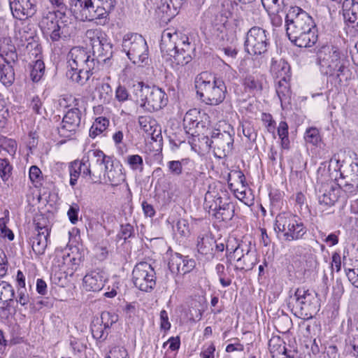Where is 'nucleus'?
Wrapping results in <instances>:
<instances>
[{"label": "nucleus", "mask_w": 358, "mask_h": 358, "mask_svg": "<svg viewBox=\"0 0 358 358\" xmlns=\"http://www.w3.org/2000/svg\"><path fill=\"white\" fill-rule=\"evenodd\" d=\"M160 50L176 65L184 66L192 61L195 50L192 38L173 28H167L162 34Z\"/></svg>", "instance_id": "nucleus-1"}, {"label": "nucleus", "mask_w": 358, "mask_h": 358, "mask_svg": "<svg viewBox=\"0 0 358 358\" xmlns=\"http://www.w3.org/2000/svg\"><path fill=\"white\" fill-rule=\"evenodd\" d=\"M115 6V0H71V11L76 19L94 22L105 25L109 22V14Z\"/></svg>", "instance_id": "nucleus-2"}, {"label": "nucleus", "mask_w": 358, "mask_h": 358, "mask_svg": "<svg viewBox=\"0 0 358 358\" xmlns=\"http://www.w3.org/2000/svg\"><path fill=\"white\" fill-rule=\"evenodd\" d=\"M196 94L207 104L217 106L225 99L227 87L222 79L208 71L199 73L195 79Z\"/></svg>", "instance_id": "nucleus-3"}, {"label": "nucleus", "mask_w": 358, "mask_h": 358, "mask_svg": "<svg viewBox=\"0 0 358 358\" xmlns=\"http://www.w3.org/2000/svg\"><path fill=\"white\" fill-rule=\"evenodd\" d=\"M133 96L135 102L144 110L150 113L157 111L167 105L168 96L161 88L149 86L142 82L133 85Z\"/></svg>", "instance_id": "nucleus-4"}, {"label": "nucleus", "mask_w": 358, "mask_h": 358, "mask_svg": "<svg viewBox=\"0 0 358 358\" xmlns=\"http://www.w3.org/2000/svg\"><path fill=\"white\" fill-rule=\"evenodd\" d=\"M316 64L321 73L327 76H334L341 81L340 76L343 74L345 69L341 54L337 47L323 45L316 52Z\"/></svg>", "instance_id": "nucleus-5"}, {"label": "nucleus", "mask_w": 358, "mask_h": 358, "mask_svg": "<svg viewBox=\"0 0 358 358\" xmlns=\"http://www.w3.org/2000/svg\"><path fill=\"white\" fill-rule=\"evenodd\" d=\"M83 159L86 162L83 169V177L88 178L93 184L101 183L103 169H108L113 161L112 157L105 155L100 150H90Z\"/></svg>", "instance_id": "nucleus-6"}, {"label": "nucleus", "mask_w": 358, "mask_h": 358, "mask_svg": "<svg viewBox=\"0 0 358 358\" xmlns=\"http://www.w3.org/2000/svg\"><path fill=\"white\" fill-rule=\"evenodd\" d=\"M291 299L294 301V308L299 316L303 319H311L320 309L317 294L305 287H299Z\"/></svg>", "instance_id": "nucleus-7"}, {"label": "nucleus", "mask_w": 358, "mask_h": 358, "mask_svg": "<svg viewBox=\"0 0 358 358\" xmlns=\"http://www.w3.org/2000/svg\"><path fill=\"white\" fill-rule=\"evenodd\" d=\"M286 33L291 39L308 29L316 27L312 17L298 6H291L285 17Z\"/></svg>", "instance_id": "nucleus-8"}, {"label": "nucleus", "mask_w": 358, "mask_h": 358, "mask_svg": "<svg viewBox=\"0 0 358 358\" xmlns=\"http://www.w3.org/2000/svg\"><path fill=\"white\" fill-rule=\"evenodd\" d=\"M122 50L134 64L141 65L148 59V47L145 39L136 33H129L124 36Z\"/></svg>", "instance_id": "nucleus-9"}, {"label": "nucleus", "mask_w": 358, "mask_h": 358, "mask_svg": "<svg viewBox=\"0 0 358 358\" xmlns=\"http://www.w3.org/2000/svg\"><path fill=\"white\" fill-rule=\"evenodd\" d=\"M270 33L257 26L250 28L246 34L244 47L251 55H261L266 53L270 46Z\"/></svg>", "instance_id": "nucleus-10"}, {"label": "nucleus", "mask_w": 358, "mask_h": 358, "mask_svg": "<svg viewBox=\"0 0 358 358\" xmlns=\"http://www.w3.org/2000/svg\"><path fill=\"white\" fill-rule=\"evenodd\" d=\"M86 36L90 40L93 51V57L97 58L96 62L100 60L106 62L113 55V45L106 38L105 33L99 29H88L86 31Z\"/></svg>", "instance_id": "nucleus-11"}, {"label": "nucleus", "mask_w": 358, "mask_h": 358, "mask_svg": "<svg viewBox=\"0 0 358 358\" xmlns=\"http://www.w3.org/2000/svg\"><path fill=\"white\" fill-rule=\"evenodd\" d=\"M136 287L143 292H151L156 285V273L152 266L145 262L138 263L132 271Z\"/></svg>", "instance_id": "nucleus-12"}, {"label": "nucleus", "mask_w": 358, "mask_h": 358, "mask_svg": "<svg viewBox=\"0 0 358 358\" xmlns=\"http://www.w3.org/2000/svg\"><path fill=\"white\" fill-rule=\"evenodd\" d=\"M234 138L229 131L215 130L209 140V145L214 150L215 154L220 158L230 155L233 150Z\"/></svg>", "instance_id": "nucleus-13"}, {"label": "nucleus", "mask_w": 358, "mask_h": 358, "mask_svg": "<svg viewBox=\"0 0 358 358\" xmlns=\"http://www.w3.org/2000/svg\"><path fill=\"white\" fill-rule=\"evenodd\" d=\"M99 61L96 62L94 57L86 49L80 47L73 48L68 54V66L69 69L78 70L79 68L88 67V69H96Z\"/></svg>", "instance_id": "nucleus-14"}, {"label": "nucleus", "mask_w": 358, "mask_h": 358, "mask_svg": "<svg viewBox=\"0 0 358 358\" xmlns=\"http://www.w3.org/2000/svg\"><path fill=\"white\" fill-rule=\"evenodd\" d=\"M318 201L320 204L331 206L338 201L340 196V188L332 183H321L316 187Z\"/></svg>", "instance_id": "nucleus-15"}, {"label": "nucleus", "mask_w": 358, "mask_h": 358, "mask_svg": "<svg viewBox=\"0 0 358 358\" xmlns=\"http://www.w3.org/2000/svg\"><path fill=\"white\" fill-rule=\"evenodd\" d=\"M35 0L10 1V8L15 18L22 20L31 17L36 12Z\"/></svg>", "instance_id": "nucleus-16"}, {"label": "nucleus", "mask_w": 358, "mask_h": 358, "mask_svg": "<svg viewBox=\"0 0 358 358\" xmlns=\"http://www.w3.org/2000/svg\"><path fill=\"white\" fill-rule=\"evenodd\" d=\"M169 268L173 273L185 274L194 269L196 262L187 256H182L179 253L173 255L169 262Z\"/></svg>", "instance_id": "nucleus-17"}, {"label": "nucleus", "mask_w": 358, "mask_h": 358, "mask_svg": "<svg viewBox=\"0 0 358 358\" xmlns=\"http://www.w3.org/2000/svg\"><path fill=\"white\" fill-rule=\"evenodd\" d=\"M37 234L31 239L34 252L37 255L44 254L48 246L50 229L48 226H42L39 222L36 224Z\"/></svg>", "instance_id": "nucleus-18"}, {"label": "nucleus", "mask_w": 358, "mask_h": 358, "mask_svg": "<svg viewBox=\"0 0 358 358\" xmlns=\"http://www.w3.org/2000/svg\"><path fill=\"white\" fill-rule=\"evenodd\" d=\"M329 169L333 168L336 171H339V179H349L351 181L358 180V164L352 162L348 166H343L341 161L335 155L330 159Z\"/></svg>", "instance_id": "nucleus-19"}, {"label": "nucleus", "mask_w": 358, "mask_h": 358, "mask_svg": "<svg viewBox=\"0 0 358 358\" xmlns=\"http://www.w3.org/2000/svg\"><path fill=\"white\" fill-rule=\"evenodd\" d=\"M222 194L217 209L213 215L217 219H222L223 221L231 220L234 215L235 206L231 201L230 197L226 191H222Z\"/></svg>", "instance_id": "nucleus-20"}, {"label": "nucleus", "mask_w": 358, "mask_h": 358, "mask_svg": "<svg viewBox=\"0 0 358 358\" xmlns=\"http://www.w3.org/2000/svg\"><path fill=\"white\" fill-rule=\"evenodd\" d=\"M289 41L295 45L300 48L311 47L315 44L317 41V35L316 34V27L308 29L302 33L292 36Z\"/></svg>", "instance_id": "nucleus-21"}, {"label": "nucleus", "mask_w": 358, "mask_h": 358, "mask_svg": "<svg viewBox=\"0 0 358 358\" xmlns=\"http://www.w3.org/2000/svg\"><path fill=\"white\" fill-rule=\"evenodd\" d=\"M81 122V112L78 108L67 111L62 120V129L69 131H76Z\"/></svg>", "instance_id": "nucleus-22"}, {"label": "nucleus", "mask_w": 358, "mask_h": 358, "mask_svg": "<svg viewBox=\"0 0 358 358\" xmlns=\"http://www.w3.org/2000/svg\"><path fill=\"white\" fill-rule=\"evenodd\" d=\"M342 10L345 20L358 27V2L355 0H344Z\"/></svg>", "instance_id": "nucleus-23"}, {"label": "nucleus", "mask_w": 358, "mask_h": 358, "mask_svg": "<svg viewBox=\"0 0 358 358\" xmlns=\"http://www.w3.org/2000/svg\"><path fill=\"white\" fill-rule=\"evenodd\" d=\"M0 57L3 59V62H0V82L6 87H10L15 81V71L10 62L3 57V55Z\"/></svg>", "instance_id": "nucleus-24"}, {"label": "nucleus", "mask_w": 358, "mask_h": 358, "mask_svg": "<svg viewBox=\"0 0 358 358\" xmlns=\"http://www.w3.org/2000/svg\"><path fill=\"white\" fill-rule=\"evenodd\" d=\"M275 91L283 109L291 104L292 92L288 79L280 78L276 85Z\"/></svg>", "instance_id": "nucleus-25"}, {"label": "nucleus", "mask_w": 358, "mask_h": 358, "mask_svg": "<svg viewBox=\"0 0 358 358\" xmlns=\"http://www.w3.org/2000/svg\"><path fill=\"white\" fill-rule=\"evenodd\" d=\"M103 275L96 271L87 274L83 278L84 287L87 291L98 292L103 288Z\"/></svg>", "instance_id": "nucleus-26"}, {"label": "nucleus", "mask_w": 358, "mask_h": 358, "mask_svg": "<svg viewBox=\"0 0 358 358\" xmlns=\"http://www.w3.org/2000/svg\"><path fill=\"white\" fill-rule=\"evenodd\" d=\"M264 78L261 75L247 76L243 81V85L247 92L253 94H261L264 87Z\"/></svg>", "instance_id": "nucleus-27"}, {"label": "nucleus", "mask_w": 358, "mask_h": 358, "mask_svg": "<svg viewBox=\"0 0 358 358\" xmlns=\"http://www.w3.org/2000/svg\"><path fill=\"white\" fill-rule=\"evenodd\" d=\"M15 290L11 285L6 281L0 282V301L3 302L4 306L1 308L2 310H9L11 303L14 302Z\"/></svg>", "instance_id": "nucleus-28"}, {"label": "nucleus", "mask_w": 358, "mask_h": 358, "mask_svg": "<svg viewBox=\"0 0 358 358\" xmlns=\"http://www.w3.org/2000/svg\"><path fill=\"white\" fill-rule=\"evenodd\" d=\"M296 217V215L286 212L278 214L275 217V230L284 234L289 227L294 224Z\"/></svg>", "instance_id": "nucleus-29"}, {"label": "nucleus", "mask_w": 358, "mask_h": 358, "mask_svg": "<svg viewBox=\"0 0 358 358\" xmlns=\"http://www.w3.org/2000/svg\"><path fill=\"white\" fill-rule=\"evenodd\" d=\"M306 234V227L303 222H299L296 216L294 224L287 229L283 236L286 241H292L302 238Z\"/></svg>", "instance_id": "nucleus-30"}, {"label": "nucleus", "mask_w": 358, "mask_h": 358, "mask_svg": "<svg viewBox=\"0 0 358 358\" xmlns=\"http://www.w3.org/2000/svg\"><path fill=\"white\" fill-rule=\"evenodd\" d=\"M103 173L113 186H116L124 180L125 177L122 169L119 167H115L113 162L110 164L108 169H103Z\"/></svg>", "instance_id": "nucleus-31"}, {"label": "nucleus", "mask_w": 358, "mask_h": 358, "mask_svg": "<svg viewBox=\"0 0 358 358\" xmlns=\"http://www.w3.org/2000/svg\"><path fill=\"white\" fill-rule=\"evenodd\" d=\"M15 39L18 42V45L24 46L25 42H28L27 48L29 45L32 46V42H35L34 32L31 31V29L28 27H24L15 31Z\"/></svg>", "instance_id": "nucleus-32"}, {"label": "nucleus", "mask_w": 358, "mask_h": 358, "mask_svg": "<svg viewBox=\"0 0 358 358\" xmlns=\"http://www.w3.org/2000/svg\"><path fill=\"white\" fill-rule=\"evenodd\" d=\"M86 166V162L82 159L81 161L75 160L71 162L69 165V174L71 186L73 187L76 185L78 178L80 175L83 177V169Z\"/></svg>", "instance_id": "nucleus-33"}, {"label": "nucleus", "mask_w": 358, "mask_h": 358, "mask_svg": "<svg viewBox=\"0 0 358 358\" xmlns=\"http://www.w3.org/2000/svg\"><path fill=\"white\" fill-rule=\"evenodd\" d=\"M221 197V194L215 189V187L209 186L208 192L206 193L204 199V206L207 209L208 208L209 212L213 211L214 213L217 209L218 201Z\"/></svg>", "instance_id": "nucleus-34"}, {"label": "nucleus", "mask_w": 358, "mask_h": 358, "mask_svg": "<svg viewBox=\"0 0 358 358\" xmlns=\"http://www.w3.org/2000/svg\"><path fill=\"white\" fill-rule=\"evenodd\" d=\"M90 329L93 338L99 341H105L110 332V330L99 322V318L92 322Z\"/></svg>", "instance_id": "nucleus-35"}, {"label": "nucleus", "mask_w": 358, "mask_h": 358, "mask_svg": "<svg viewBox=\"0 0 358 358\" xmlns=\"http://www.w3.org/2000/svg\"><path fill=\"white\" fill-rule=\"evenodd\" d=\"M268 345L272 358H280L286 353L285 343L279 337L271 339Z\"/></svg>", "instance_id": "nucleus-36"}, {"label": "nucleus", "mask_w": 358, "mask_h": 358, "mask_svg": "<svg viewBox=\"0 0 358 358\" xmlns=\"http://www.w3.org/2000/svg\"><path fill=\"white\" fill-rule=\"evenodd\" d=\"M272 71H276V74L278 78L289 79L290 77V66L289 64L284 59H280L279 62L275 61L272 62Z\"/></svg>", "instance_id": "nucleus-37"}, {"label": "nucleus", "mask_w": 358, "mask_h": 358, "mask_svg": "<svg viewBox=\"0 0 358 358\" xmlns=\"http://www.w3.org/2000/svg\"><path fill=\"white\" fill-rule=\"evenodd\" d=\"M215 243L216 241L213 238L209 236H203L198 241V251L202 255L210 254Z\"/></svg>", "instance_id": "nucleus-38"}, {"label": "nucleus", "mask_w": 358, "mask_h": 358, "mask_svg": "<svg viewBox=\"0 0 358 358\" xmlns=\"http://www.w3.org/2000/svg\"><path fill=\"white\" fill-rule=\"evenodd\" d=\"M255 255L250 254L248 255H245V254H242L237 259V264L234 268L235 270L244 271V270H251L256 262L254 261Z\"/></svg>", "instance_id": "nucleus-39"}, {"label": "nucleus", "mask_w": 358, "mask_h": 358, "mask_svg": "<svg viewBox=\"0 0 358 358\" xmlns=\"http://www.w3.org/2000/svg\"><path fill=\"white\" fill-rule=\"evenodd\" d=\"M109 120L103 117H97L90 129V136L95 138L105 131L108 126Z\"/></svg>", "instance_id": "nucleus-40"}, {"label": "nucleus", "mask_w": 358, "mask_h": 358, "mask_svg": "<svg viewBox=\"0 0 358 358\" xmlns=\"http://www.w3.org/2000/svg\"><path fill=\"white\" fill-rule=\"evenodd\" d=\"M62 261H63V267L64 268L66 266H67V271H65L69 275H73L74 271H76L80 262H81V258L80 257H71L69 254L67 255H63L62 257Z\"/></svg>", "instance_id": "nucleus-41"}, {"label": "nucleus", "mask_w": 358, "mask_h": 358, "mask_svg": "<svg viewBox=\"0 0 358 358\" xmlns=\"http://www.w3.org/2000/svg\"><path fill=\"white\" fill-rule=\"evenodd\" d=\"M57 20V15L55 11H48L43 14L40 24L41 27L49 33Z\"/></svg>", "instance_id": "nucleus-42"}, {"label": "nucleus", "mask_w": 358, "mask_h": 358, "mask_svg": "<svg viewBox=\"0 0 358 358\" xmlns=\"http://www.w3.org/2000/svg\"><path fill=\"white\" fill-rule=\"evenodd\" d=\"M171 4L169 2H164L161 0L160 5L157 8V13L160 15L162 20L170 21L171 19L174 17L176 15L173 13Z\"/></svg>", "instance_id": "nucleus-43"}, {"label": "nucleus", "mask_w": 358, "mask_h": 358, "mask_svg": "<svg viewBox=\"0 0 358 358\" xmlns=\"http://www.w3.org/2000/svg\"><path fill=\"white\" fill-rule=\"evenodd\" d=\"M45 73V64L43 60L38 59L32 66L30 77L33 82H38Z\"/></svg>", "instance_id": "nucleus-44"}, {"label": "nucleus", "mask_w": 358, "mask_h": 358, "mask_svg": "<svg viewBox=\"0 0 358 358\" xmlns=\"http://www.w3.org/2000/svg\"><path fill=\"white\" fill-rule=\"evenodd\" d=\"M13 166L6 158H0V177L6 182L12 175Z\"/></svg>", "instance_id": "nucleus-45"}, {"label": "nucleus", "mask_w": 358, "mask_h": 358, "mask_svg": "<svg viewBox=\"0 0 358 358\" xmlns=\"http://www.w3.org/2000/svg\"><path fill=\"white\" fill-rule=\"evenodd\" d=\"M99 319V322L110 330L113 324L117 322L118 315L113 313L104 311L101 313V317Z\"/></svg>", "instance_id": "nucleus-46"}, {"label": "nucleus", "mask_w": 358, "mask_h": 358, "mask_svg": "<svg viewBox=\"0 0 358 358\" xmlns=\"http://www.w3.org/2000/svg\"><path fill=\"white\" fill-rule=\"evenodd\" d=\"M127 162L129 167L134 171L142 172L143 170V160L141 156L138 155H129L127 158Z\"/></svg>", "instance_id": "nucleus-47"}, {"label": "nucleus", "mask_w": 358, "mask_h": 358, "mask_svg": "<svg viewBox=\"0 0 358 358\" xmlns=\"http://www.w3.org/2000/svg\"><path fill=\"white\" fill-rule=\"evenodd\" d=\"M187 159H183L181 161L173 160L167 163V167L171 174L175 176H179L182 173V166L185 164Z\"/></svg>", "instance_id": "nucleus-48"}, {"label": "nucleus", "mask_w": 358, "mask_h": 358, "mask_svg": "<svg viewBox=\"0 0 358 358\" xmlns=\"http://www.w3.org/2000/svg\"><path fill=\"white\" fill-rule=\"evenodd\" d=\"M351 184L348 183L347 180L338 179V187L343 189L345 192L349 194H355L358 191V180L351 181Z\"/></svg>", "instance_id": "nucleus-49"}, {"label": "nucleus", "mask_w": 358, "mask_h": 358, "mask_svg": "<svg viewBox=\"0 0 358 358\" xmlns=\"http://www.w3.org/2000/svg\"><path fill=\"white\" fill-rule=\"evenodd\" d=\"M304 138L307 143L317 145L320 141L319 130L315 127H310L306 129Z\"/></svg>", "instance_id": "nucleus-50"}, {"label": "nucleus", "mask_w": 358, "mask_h": 358, "mask_svg": "<svg viewBox=\"0 0 358 358\" xmlns=\"http://www.w3.org/2000/svg\"><path fill=\"white\" fill-rule=\"evenodd\" d=\"M138 123L141 128L149 135H153L152 127L155 120L150 116H140L138 117Z\"/></svg>", "instance_id": "nucleus-51"}, {"label": "nucleus", "mask_w": 358, "mask_h": 358, "mask_svg": "<svg viewBox=\"0 0 358 358\" xmlns=\"http://www.w3.org/2000/svg\"><path fill=\"white\" fill-rule=\"evenodd\" d=\"M135 234L134 227L127 223L120 225V230L117 234V238L126 241L128 238L134 237Z\"/></svg>", "instance_id": "nucleus-52"}, {"label": "nucleus", "mask_w": 358, "mask_h": 358, "mask_svg": "<svg viewBox=\"0 0 358 358\" xmlns=\"http://www.w3.org/2000/svg\"><path fill=\"white\" fill-rule=\"evenodd\" d=\"M69 29V28L66 24H62V29H59L58 31L55 30L49 32L50 39L53 42H57L61 38H66L70 35Z\"/></svg>", "instance_id": "nucleus-53"}, {"label": "nucleus", "mask_w": 358, "mask_h": 358, "mask_svg": "<svg viewBox=\"0 0 358 358\" xmlns=\"http://www.w3.org/2000/svg\"><path fill=\"white\" fill-rule=\"evenodd\" d=\"M83 69L79 68L78 70L69 69L66 72V76L72 81L81 85L86 83V78L82 76Z\"/></svg>", "instance_id": "nucleus-54"}, {"label": "nucleus", "mask_w": 358, "mask_h": 358, "mask_svg": "<svg viewBox=\"0 0 358 358\" xmlns=\"http://www.w3.org/2000/svg\"><path fill=\"white\" fill-rule=\"evenodd\" d=\"M232 253L239 255V257L242 255V254H245V255L253 254L250 250V243H246L244 242L239 243L236 248L233 250V252H230V253L227 255V257L231 258Z\"/></svg>", "instance_id": "nucleus-55"}, {"label": "nucleus", "mask_w": 358, "mask_h": 358, "mask_svg": "<svg viewBox=\"0 0 358 358\" xmlns=\"http://www.w3.org/2000/svg\"><path fill=\"white\" fill-rule=\"evenodd\" d=\"M15 301L22 306H26L30 301L29 296L25 287L17 288Z\"/></svg>", "instance_id": "nucleus-56"}, {"label": "nucleus", "mask_w": 358, "mask_h": 358, "mask_svg": "<svg viewBox=\"0 0 358 358\" xmlns=\"http://www.w3.org/2000/svg\"><path fill=\"white\" fill-rule=\"evenodd\" d=\"M215 346L213 343H206L203 345L200 352L201 358H215Z\"/></svg>", "instance_id": "nucleus-57"}, {"label": "nucleus", "mask_w": 358, "mask_h": 358, "mask_svg": "<svg viewBox=\"0 0 358 358\" xmlns=\"http://www.w3.org/2000/svg\"><path fill=\"white\" fill-rule=\"evenodd\" d=\"M80 208L77 203H73L67 212V215L70 222L72 224H76L78 220V213Z\"/></svg>", "instance_id": "nucleus-58"}, {"label": "nucleus", "mask_w": 358, "mask_h": 358, "mask_svg": "<svg viewBox=\"0 0 358 358\" xmlns=\"http://www.w3.org/2000/svg\"><path fill=\"white\" fill-rule=\"evenodd\" d=\"M344 269L348 280L355 287L358 288V268L357 269H351L344 267Z\"/></svg>", "instance_id": "nucleus-59"}, {"label": "nucleus", "mask_w": 358, "mask_h": 358, "mask_svg": "<svg viewBox=\"0 0 358 358\" xmlns=\"http://www.w3.org/2000/svg\"><path fill=\"white\" fill-rule=\"evenodd\" d=\"M191 115V113H187L183 120L184 128L188 134L192 129L198 127L199 124L196 120H194Z\"/></svg>", "instance_id": "nucleus-60"}, {"label": "nucleus", "mask_w": 358, "mask_h": 358, "mask_svg": "<svg viewBox=\"0 0 358 358\" xmlns=\"http://www.w3.org/2000/svg\"><path fill=\"white\" fill-rule=\"evenodd\" d=\"M96 89L99 93L100 99H103V101L108 99V96L112 93L111 87L108 83H103Z\"/></svg>", "instance_id": "nucleus-61"}, {"label": "nucleus", "mask_w": 358, "mask_h": 358, "mask_svg": "<svg viewBox=\"0 0 358 358\" xmlns=\"http://www.w3.org/2000/svg\"><path fill=\"white\" fill-rule=\"evenodd\" d=\"M176 229L178 232L183 236H186L189 232V224L185 219L179 220L176 223Z\"/></svg>", "instance_id": "nucleus-62"}, {"label": "nucleus", "mask_w": 358, "mask_h": 358, "mask_svg": "<svg viewBox=\"0 0 358 358\" xmlns=\"http://www.w3.org/2000/svg\"><path fill=\"white\" fill-rule=\"evenodd\" d=\"M1 148H3L10 155L13 156L17 150V143L13 139H7L1 145Z\"/></svg>", "instance_id": "nucleus-63"}, {"label": "nucleus", "mask_w": 358, "mask_h": 358, "mask_svg": "<svg viewBox=\"0 0 358 358\" xmlns=\"http://www.w3.org/2000/svg\"><path fill=\"white\" fill-rule=\"evenodd\" d=\"M338 348L336 345H329L325 348L323 358H339Z\"/></svg>", "instance_id": "nucleus-64"}]
</instances>
